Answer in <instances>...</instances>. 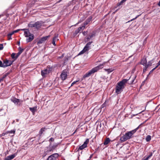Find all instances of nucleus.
I'll return each instance as SVG.
<instances>
[{"instance_id":"obj_62","label":"nucleus","mask_w":160,"mask_h":160,"mask_svg":"<svg viewBox=\"0 0 160 160\" xmlns=\"http://www.w3.org/2000/svg\"><path fill=\"white\" fill-rule=\"evenodd\" d=\"M10 37V38H9V39H12V38H11V37Z\"/></svg>"},{"instance_id":"obj_8","label":"nucleus","mask_w":160,"mask_h":160,"mask_svg":"<svg viewBox=\"0 0 160 160\" xmlns=\"http://www.w3.org/2000/svg\"><path fill=\"white\" fill-rule=\"evenodd\" d=\"M58 157V154L55 153L50 156L47 159V160H56Z\"/></svg>"},{"instance_id":"obj_17","label":"nucleus","mask_w":160,"mask_h":160,"mask_svg":"<svg viewBox=\"0 0 160 160\" xmlns=\"http://www.w3.org/2000/svg\"><path fill=\"white\" fill-rule=\"evenodd\" d=\"M28 38H27L26 41L27 42H28L32 41L34 38V35L32 34L30 36H28Z\"/></svg>"},{"instance_id":"obj_5","label":"nucleus","mask_w":160,"mask_h":160,"mask_svg":"<svg viewBox=\"0 0 160 160\" xmlns=\"http://www.w3.org/2000/svg\"><path fill=\"white\" fill-rule=\"evenodd\" d=\"M52 70V67L48 66L47 68L44 70L41 71V75L43 77H45Z\"/></svg>"},{"instance_id":"obj_49","label":"nucleus","mask_w":160,"mask_h":160,"mask_svg":"<svg viewBox=\"0 0 160 160\" xmlns=\"http://www.w3.org/2000/svg\"><path fill=\"white\" fill-rule=\"evenodd\" d=\"M8 134V133H7V132L6 133H3L2 134V136H4L6 134Z\"/></svg>"},{"instance_id":"obj_58","label":"nucleus","mask_w":160,"mask_h":160,"mask_svg":"<svg viewBox=\"0 0 160 160\" xmlns=\"http://www.w3.org/2000/svg\"><path fill=\"white\" fill-rule=\"evenodd\" d=\"M156 69V68H153L152 69V71H153L155 69Z\"/></svg>"},{"instance_id":"obj_55","label":"nucleus","mask_w":160,"mask_h":160,"mask_svg":"<svg viewBox=\"0 0 160 160\" xmlns=\"http://www.w3.org/2000/svg\"><path fill=\"white\" fill-rule=\"evenodd\" d=\"M153 71H152V70H151L149 72V74H150L151 73H152L153 72Z\"/></svg>"},{"instance_id":"obj_21","label":"nucleus","mask_w":160,"mask_h":160,"mask_svg":"<svg viewBox=\"0 0 160 160\" xmlns=\"http://www.w3.org/2000/svg\"><path fill=\"white\" fill-rule=\"evenodd\" d=\"M136 78V76L135 75L132 78V79L131 80V81L130 82L129 84H133V83H135L137 82H135V79Z\"/></svg>"},{"instance_id":"obj_24","label":"nucleus","mask_w":160,"mask_h":160,"mask_svg":"<svg viewBox=\"0 0 160 160\" xmlns=\"http://www.w3.org/2000/svg\"><path fill=\"white\" fill-rule=\"evenodd\" d=\"M16 54L15 53H12L11 55V58L12 59H14L13 60H14V61L17 58H16Z\"/></svg>"},{"instance_id":"obj_48","label":"nucleus","mask_w":160,"mask_h":160,"mask_svg":"<svg viewBox=\"0 0 160 160\" xmlns=\"http://www.w3.org/2000/svg\"><path fill=\"white\" fill-rule=\"evenodd\" d=\"M4 78H5V77H2V78L0 79V82L1 81H2L3 80Z\"/></svg>"},{"instance_id":"obj_20","label":"nucleus","mask_w":160,"mask_h":160,"mask_svg":"<svg viewBox=\"0 0 160 160\" xmlns=\"http://www.w3.org/2000/svg\"><path fill=\"white\" fill-rule=\"evenodd\" d=\"M37 107H34L32 108H30V110L32 112L33 114L36 111Z\"/></svg>"},{"instance_id":"obj_28","label":"nucleus","mask_w":160,"mask_h":160,"mask_svg":"<svg viewBox=\"0 0 160 160\" xmlns=\"http://www.w3.org/2000/svg\"><path fill=\"white\" fill-rule=\"evenodd\" d=\"M107 105V102L106 101L101 106V108H104V107H106V106Z\"/></svg>"},{"instance_id":"obj_23","label":"nucleus","mask_w":160,"mask_h":160,"mask_svg":"<svg viewBox=\"0 0 160 160\" xmlns=\"http://www.w3.org/2000/svg\"><path fill=\"white\" fill-rule=\"evenodd\" d=\"M110 141V139L109 138H107L104 142L103 144L104 145H107L108 144Z\"/></svg>"},{"instance_id":"obj_59","label":"nucleus","mask_w":160,"mask_h":160,"mask_svg":"<svg viewBox=\"0 0 160 160\" xmlns=\"http://www.w3.org/2000/svg\"><path fill=\"white\" fill-rule=\"evenodd\" d=\"M18 45H20V43L19 42H18Z\"/></svg>"},{"instance_id":"obj_54","label":"nucleus","mask_w":160,"mask_h":160,"mask_svg":"<svg viewBox=\"0 0 160 160\" xmlns=\"http://www.w3.org/2000/svg\"><path fill=\"white\" fill-rule=\"evenodd\" d=\"M82 33L84 35H85V31L83 32Z\"/></svg>"},{"instance_id":"obj_61","label":"nucleus","mask_w":160,"mask_h":160,"mask_svg":"<svg viewBox=\"0 0 160 160\" xmlns=\"http://www.w3.org/2000/svg\"><path fill=\"white\" fill-rule=\"evenodd\" d=\"M2 136V134H0V137H1Z\"/></svg>"},{"instance_id":"obj_32","label":"nucleus","mask_w":160,"mask_h":160,"mask_svg":"<svg viewBox=\"0 0 160 160\" xmlns=\"http://www.w3.org/2000/svg\"><path fill=\"white\" fill-rule=\"evenodd\" d=\"M95 36V33L94 32H93L91 34V35L89 36V37H90V38H92L93 37Z\"/></svg>"},{"instance_id":"obj_45","label":"nucleus","mask_w":160,"mask_h":160,"mask_svg":"<svg viewBox=\"0 0 160 160\" xmlns=\"http://www.w3.org/2000/svg\"><path fill=\"white\" fill-rule=\"evenodd\" d=\"M150 158L148 156L145 158H143L142 160H148Z\"/></svg>"},{"instance_id":"obj_31","label":"nucleus","mask_w":160,"mask_h":160,"mask_svg":"<svg viewBox=\"0 0 160 160\" xmlns=\"http://www.w3.org/2000/svg\"><path fill=\"white\" fill-rule=\"evenodd\" d=\"M86 52V51H85V50L84 49H83L78 54V55H80L81 54H82Z\"/></svg>"},{"instance_id":"obj_34","label":"nucleus","mask_w":160,"mask_h":160,"mask_svg":"<svg viewBox=\"0 0 160 160\" xmlns=\"http://www.w3.org/2000/svg\"><path fill=\"white\" fill-rule=\"evenodd\" d=\"M91 38H90V37L86 38L85 39V42H86L88 41Z\"/></svg>"},{"instance_id":"obj_41","label":"nucleus","mask_w":160,"mask_h":160,"mask_svg":"<svg viewBox=\"0 0 160 160\" xmlns=\"http://www.w3.org/2000/svg\"><path fill=\"white\" fill-rule=\"evenodd\" d=\"M126 1L125 0H122L119 3L118 5H120L122 4L123 2H125Z\"/></svg>"},{"instance_id":"obj_64","label":"nucleus","mask_w":160,"mask_h":160,"mask_svg":"<svg viewBox=\"0 0 160 160\" xmlns=\"http://www.w3.org/2000/svg\"><path fill=\"white\" fill-rule=\"evenodd\" d=\"M2 110V109H0V111H1Z\"/></svg>"},{"instance_id":"obj_57","label":"nucleus","mask_w":160,"mask_h":160,"mask_svg":"<svg viewBox=\"0 0 160 160\" xmlns=\"http://www.w3.org/2000/svg\"><path fill=\"white\" fill-rule=\"evenodd\" d=\"M80 21H79L76 24V25H77L79 23H80Z\"/></svg>"},{"instance_id":"obj_43","label":"nucleus","mask_w":160,"mask_h":160,"mask_svg":"<svg viewBox=\"0 0 160 160\" xmlns=\"http://www.w3.org/2000/svg\"><path fill=\"white\" fill-rule=\"evenodd\" d=\"M126 1L125 0H122L119 3L118 5H120L122 4L123 2H125Z\"/></svg>"},{"instance_id":"obj_53","label":"nucleus","mask_w":160,"mask_h":160,"mask_svg":"<svg viewBox=\"0 0 160 160\" xmlns=\"http://www.w3.org/2000/svg\"><path fill=\"white\" fill-rule=\"evenodd\" d=\"M157 65H158V66H159L160 65V61H159L158 63H157Z\"/></svg>"},{"instance_id":"obj_44","label":"nucleus","mask_w":160,"mask_h":160,"mask_svg":"<svg viewBox=\"0 0 160 160\" xmlns=\"http://www.w3.org/2000/svg\"><path fill=\"white\" fill-rule=\"evenodd\" d=\"M55 40H54L53 39V40H52V44H53L54 46H55V45H56Z\"/></svg>"},{"instance_id":"obj_42","label":"nucleus","mask_w":160,"mask_h":160,"mask_svg":"<svg viewBox=\"0 0 160 160\" xmlns=\"http://www.w3.org/2000/svg\"><path fill=\"white\" fill-rule=\"evenodd\" d=\"M126 1L125 0H122L119 3L118 5H120L122 4L123 2H125Z\"/></svg>"},{"instance_id":"obj_3","label":"nucleus","mask_w":160,"mask_h":160,"mask_svg":"<svg viewBox=\"0 0 160 160\" xmlns=\"http://www.w3.org/2000/svg\"><path fill=\"white\" fill-rule=\"evenodd\" d=\"M103 68V64H101L94 67V68H93L91 70L89 71L88 72L86 73L85 75H84L83 77V78H85L87 77L90 76L92 74L97 72L100 69H101Z\"/></svg>"},{"instance_id":"obj_4","label":"nucleus","mask_w":160,"mask_h":160,"mask_svg":"<svg viewBox=\"0 0 160 160\" xmlns=\"http://www.w3.org/2000/svg\"><path fill=\"white\" fill-rule=\"evenodd\" d=\"M29 27L34 28L37 30L39 29L42 26L41 23L39 21H37L35 23L32 22H31L28 24Z\"/></svg>"},{"instance_id":"obj_51","label":"nucleus","mask_w":160,"mask_h":160,"mask_svg":"<svg viewBox=\"0 0 160 160\" xmlns=\"http://www.w3.org/2000/svg\"><path fill=\"white\" fill-rule=\"evenodd\" d=\"M146 68V67H145V68H144L143 69V72H145L146 71V70H147V68Z\"/></svg>"},{"instance_id":"obj_15","label":"nucleus","mask_w":160,"mask_h":160,"mask_svg":"<svg viewBox=\"0 0 160 160\" xmlns=\"http://www.w3.org/2000/svg\"><path fill=\"white\" fill-rule=\"evenodd\" d=\"M21 30H27L25 31L24 32V35L26 37H28L32 34L28 29H21Z\"/></svg>"},{"instance_id":"obj_29","label":"nucleus","mask_w":160,"mask_h":160,"mask_svg":"<svg viewBox=\"0 0 160 160\" xmlns=\"http://www.w3.org/2000/svg\"><path fill=\"white\" fill-rule=\"evenodd\" d=\"M15 130H11V131H8L7 132V133H13V134H14V133H15Z\"/></svg>"},{"instance_id":"obj_35","label":"nucleus","mask_w":160,"mask_h":160,"mask_svg":"<svg viewBox=\"0 0 160 160\" xmlns=\"http://www.w3.org/2000/svg\"><path fill=\"white\" fill-rule=\"evenodd\" d=\"M20 52H18V53L16 54V58H18V57L19 56V55L21 54Z\"/></svg>"},{"instance_id":"obj_33","label":"nucleus","mask_w":160,"mask_h":160,"mask_svg":"<svg viewBox=\"0 0 160 160\" xmlns=\"http://www.w3.org/2000/svg\"><path fill=\"white\" fill-rule=\"evenodd\" d=\"M19 52H20L21 53H22L24 49L20 47L19 48Z\"/></svg>"},{"instance_id":"obj_12","label":"nucleus","mask_w":160,"mask_h":160,"mask_svg":"<svg viewBox=\"0 0 160 160\" xmlns=\"http://www.w3.org/2000/svg\"><path fill=\"white\" fill-rule=\"evenodd\" d=\"M92 19V17L91 16H89L86 20L84 22L82 25L84 26L85 28V26L88 25L90 22L91 21Z\"/></svg>"},{"instance_id":"obj_26","label":"nucleus","mask_w":160,"mask_h":160,"mask_svg":"<svg viewBox=\"0 0 160 160\" xmlns=\"http://www.w3.org/2000/svg\"><path fill=\"white\" fill-rule=\"evenodd\" d=\"M151 136L149 135H148L147 136L146 138V140L147 142H149L151 140Z\"/></svg>"},{"instance_id":"obj_2","label":"nucleus","mask_w":160,"mask_h":160,"mask_svg":"<svg viewBox=\"0 0 160 160\" xmlns=\"http://www.w3.org/2000/svg\"><path fill=\"white\" fill-rule=\"evenodd\" d=\"M131 78V77L129 79H123L117 83L115 88V92L117 94L121 93L122 91L125 87V84L128 80H130Z\"/></svg>"},{"instance_id":"obj_56","label":"nucleus","mask_w":160,"mask_h":160,"mask_svg":"<svg viewBox=\"0 0 160 160\" xmlns=\"http://www.w3.org/2000/svg\"><path fill=\"white\" fill-rule=\"evenodd\" d=\"M158 5L159 6H160V1H159V2L158 4Z\"/></svg>"},{"instance_id":"obj_36","label":"nucleus","mask_w":160,"mask_h":160,"mask_svg":"<svg viewBox=\"0 0 160 160\" xmlns=\"http://www.w3.org/2000/svg\"><path fill=\"white\" fill-rule=\"evenodd\" d=\"M140 15H141V14H140V15H137V16H136L135 18H133V19H132L131 20V21H132V20H135V19H136L138 17H139ZM130 21H129L128 22H130Z\"/></svg>"},{"instance_id":"obj_1","label":"nucleus","mask_w":160,"mask_h":160,"mask_svg":"<svg viewBox=\"0 0 160 160\" xmlns=\"http://www.w3.org/2000/svg\"><path fill=\"white\" fill-rule=\"evenodd\" d=\"M142 124V123H141L136 128L132 130L126 132L124 135H123L121 137L120 139V141L121 142H124L127 140L132 138V135L140 128Z\"/></svg>"},{"instance_id":"obj_6","label":"nucleus","mask_w":160,"mask_h":160,"mask_svg":"<svg viewBox=\"0 0 160 160\" xmlns=\"http://www.w3.org/2000/svg\"><path fill=\"white\" fill-rule=\"evenodd\" d=\"M14 62V60H9L7 59L4 60L3 61V67L5 68L10 66Z\"/></svg>"},{"instance_id":"obj_52","label":"nucleus","mask_w":160,"mask_h":160,"mask_svg":"<svg viewBox=\"0 0 160 160\" xmlns=\"http://www.w3.org/2000/svg\"><path fill=\"white\" fill-rule=\"evenodd\" d=\"M50 140L51 141H53L54 140V139L53 138H51L50 139Z\"/></svg>"},{"instance_id":"obj_27","label":"nucleus","mask_w":160,"mask_h":160,"mask_svg":"<svg viewBox=\"0 0 160 160\" xmlns=\"http://www.w3.org/2000/svg\"><path fill=\"white\" fill-rule=\"evenodd\" d=\"M85 28L84 27V26L82 25V26L79 27L78 29V30L80 32L82 30H84Z\"/></svg>"},{"instance_id":"obj_16","label":"nucleus","mask_w":160,"mask_h":160,"mask_svg":"<svg viewBox=\"0 0 160 160\" xmlns=\"http://www.w3.org/2000/svg\"><path fill=\"white\" fill-rule=\"evenodd\" d=\"M140 63L146 67L147 64V60L146 58H143L140 62Z\"/></svg>"},{"instance_id":"obj_7","label":"nucleus","mask_w":160,"mask_h":160,"mask_svg":"<svg viewBox=\"0 0 160 160\" xmlns=\"http://www.w3.org/2000/svg\"><path fill=\"white\" fill-rule=\"evenodd\" d=\"M11 100L15 104L20 105V102H22V101H21L18 99L14 97H12L11 98Z\"/></svg>"},{"instance_id":"obj_63","label":"nucleus","mask_w":160,"mask_h":160,"mask_svg":"<svg viewBox=\"0 0 160 160\" xmlns=\"http://www.w3.org/2000/svg\"><path fill=\"white\" fill-rule=\"evenodd\" d=\"M62 0H60L58 2H60V1H61Z\"/></svg>"},{"instance_id":"obj_10","label":"nucleus","mask_w":160,"mask_h":160,"mask_svg":"<svg viewBox=\"0 0 160 160\" xmlns=\"http://www.w3.org/2000/svg\"><path fill=\"white\" fill-rule=\"evenodd\" d=\"M61 79L64 80L66 79L67 77V72L65 70L63 71L60 75Z\"/></svg>"},{"instance_id":"obj_22","label":"nucleus","mask_w":160,"mask_h":160,"mask_svg":"<svg viewBox=\"0 0 160 160\" xmlns=\"http://www.w3.org/2000/svg\"><path fill=\"white\" fill-rule=\"evenodd\" d=\"M47 151H46L47 153H49L53 150V148L52 147L49 146V147L47 148Z\"/></svg>"},{"instance_id":"obj_13","label":"nucleus","mask_w":160,"mask_h":160,"mask_svg":"<svg viewBox=\"0 0 160 160\" xmlns=\"http://www.w3.org/2000/svg\"><path fill=\"white\" fill-rule=\"evenodd\" d=\"M17 155V153H15L11 155L8 156L5 158V160H11L14 158Z\"/></svg>"},{"instance_id":"obj_9","label":"nucleus","mask_w":160,"mask_h":160,"mask_svg":"<svg viewBox=\"0 0 160 160\" xmlns=\"http://www.w3.org/2000/svg\"><path fill=\"white\" fill-rule=\"evenodd\" d=\"M50 37V35H49L45 37H42L39 40L37 44H42L45 41Z\"/></svg>"},{"instance_id":"obj_47","label":"nucleus","mask_w":160,"mask_h":160,"mask_svg":"<svg viewBox=\"0 0 160 160\" xmlns=\"http://www.w3.org/2000/svg\"><path fill=\"white\" fill-rule=\"evenodd\" d=\"M19 30H20V29H18V30L14 31H13V32H14V33H16V32H18Z\"/></svg>"},{"instance_id":"obj_46","label":"nucleus","mask_w":160,"mask_h":160,"mask_svg":"<svg viewBox=\"0 0 160 160\" xmlns=\"http://www.w3.org/2000/svg\"><path fill=\"white\" fill-rule=\"evenodd\" d=\"M152 155V152H150L149 153V155L148 156L150 158L151 157Z\"/></svg>"},{"instance_id":"obj_60","label":"nucleus","mask_w":160,"mask_h":160,"mask_svg":"<svg viewBox=\"0 0 160 160\" xmlns=\"http://www.w3.org/2000/svg\"><path fill=\"white\" fill-rule=\"evenodd\" d=\"M158 65H157L156 66L155 68H157L158 67Z\"/></svg>"},{"instance_id":"obj_50","label":"nucleus","mask_w":160,"mask_h":160,"mask_svg":"<svg viewBox=\"0 0 160 160\" xmlns=\"http://www.w3.org/2000/svg\"><path fill=\"white\" fill-rule=\"evenodd\" d=\"M58 37V36H55L53 38V40H56Z\"/></svg>"},{"instance_id":"obj_25","label":"nucleus","mask_w":160,"mask_h":160,"mask_svg":"<svg viewBox=\"0 0 160 160\" xmlns=\"http://www.w3.org/2000/svg\"><path fill=\"white\" fill-rule=\"evenodd\" d=\"M104 70L105 71H107L108 72V73H110L112 72L114 69L112 68H108V69H104Z\"/></svg>"},{"instance_id":"obj_30","label":"nucleus","mask_w":160,"mask_h":160,"mask_svg":"<svg viewBox=\"0 0 160 160\" xmlns=\"http://www.w3.org/2000/svg\"><path fill=\"white\" fill-rule=\"evenodd\" d=\"M79 32L80 31L78 30V29H77L76 30L75 32L73 34L74 36H76Z\"/></svg>"},{"instance_id":"obj_40","label":"nucleus","mask_w":160,"mask_h":160,"mask_svg":"<svg viewBox=\"0 0 160 160\" xmlns=\"http://www.w3.org/2000/svg\"><path fill=\"white\" fill-rule=\"evenodd\" d=\"M78 81H74L71 84V86H72L74 84H76V82H78Z\"/></svg>"},{"instance_id":"obj_18","label":"nucleus","mask_w":160,"mask_h":160,"mask_svg":"<svg viewBox=\"0 0 160 160\" xmlns=\"http://www.w3.org/2000/svg\"><path fill=\"white\" fill-rule=\"evenodd\" d=\"M46 129H47L45 128H41L39 131V134L37 136H39L40 137L43 132H45V130Z\"/></svg>"},{"instance_id":"obj_11","label":"nucleus","mask_w":160,"mask_h":160,"mask_svg":"<svg viewBox=\"0 0 160 160\" xmlns=\"http://www.w3.org/2000/svg\"><path fill=\"white\" fill-rule=\"evenodd\" d=\"M92 42V41L89 42L87 43V44L86 45L83 49L85 50L86 52L88 51L91 49L90 46Z\"/></svg>"},{"instance_id":"obj_19","label":"nucleus","mask_w":160,"mask_h":160,"mask_svg":"<svg viewBox=\"0 0 160 160\" xmlns=\"http://www.w3.org/2000/svg\"><path fill=\"white\" fill-rule=\"evenodd\" d=\"M154 59V58H153L151 60L148 62V63H147L146 65V68H148L149 66H151L152 65V63L153 62Z\"/></svg>"},{"instance_id":"obj_39","label":"nucleus","mask_w":160,"mask_h":160,"mask_svg":"<svg viewBox=\"0 0 160 160\" xmlns=\"http://www.w3.org/2000/svg\"><path fill=\"white\" fill-rule=\"evenodd\" d=\"M3 48V45L2 44H0V50H2Z\"/></svg>"},{"instance_id":"obj_37","label":"nucleus","mask_w":160,"mask_h":160,"mask_svg":"<svg viewBox=\"0 0 160 160\" xmlns=\"http://www.w3.org/2000/svg\"><path fill=\"white\" fill-rule=\"evenodd\" d=\"M14 33L13 31L11 32L8 35V37H11V36Z\"/></svg>"},{"instance_id":"obj_14","label":"nucleus","mask_w":160,"mask_h":160,"mask_svg":"<svg viewBox=\"0 0 160 160\" xmlns=\"http://www.w3.org/2000/svg\"><path fill=\"white\" fill-rule=\"evenodd\" d=\"M88 142V141H85L82 145L79 147L78 150H82L86 148L87 147V144Z\"/></svg>"},{"instance_id":"obj_38","label":"nucleus","mask_w":160,"mask_h":160,"mask_svg":"<svg viewBox=\"0 0 160 160\" xmlns=\"http://www.w3.org/2000/svg\"><path fill=\"white\" fill-rule=\"evenodd\" d=\"M0 67H3V62L2 63L1 60H0Z\"/></svg>"}]
</instances>
